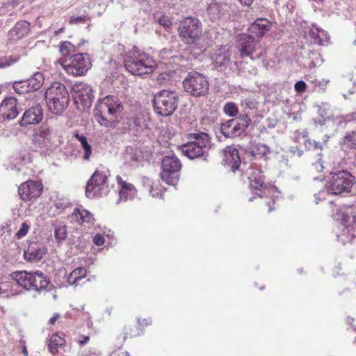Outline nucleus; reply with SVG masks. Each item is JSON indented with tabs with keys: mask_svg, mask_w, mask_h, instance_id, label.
Masks as SVG:
<instances>
[{
	"mask_svg": "<svg viewBox=\"0 0 356 356\" xmlns=\"http://www.w3.org/2000/svg\"><path fill=\"white\" fill-rule=\"evenodd\" d=\"M124 106L118 97L107 95L98 101L95 116L100 125L115 128L123 118Z\"/></svg>",
	"mask_w": 356,
	"mask_h": 356,
	"instance_id": "obj_1",
	"label": "nucleus"
},
{
	"mask_svg": "<svg viewBox=\"0 0 356 356\" xmlns=\"http://www.w3.org/2000/svg\"><path fill=\"white\" fill-rule=\"evenodd\" d=\"M124 65L127 71L135 76L151 74L157 66L151 56L136 47L124 56Z\"/></svg>",
	"mask_w": 356,
	"mask_h": 356,
	"instance_id": "obj_2",
	"label": "nucleus"
},
{
	"mask_svg": "<svg viewBox=\"0 0 356 356\" xmlns=\"http://www.w3.org/2000/svg\"><path fill=\"white\" fill-rule=\"evenodd\" d=\"M11 277L17 285L27 291H33L38 293L46 290L49 284V279L39 270L15 271L11 274Z\"/></svg>",
	"mask_w": 356,
	"mask_h": 356,
	"instance_id": "obj_3",
	"label": "nucleus"
},
{
	"mask_svg": "<svg viewBox=\"0 0 356 356\" xmlns=\"http://www.w3.org/2000/svg\"><path fill=\"white\" fill-rule=\"evenodd\" d=\"M45 100L49 110L54 114H61L68 106L70 96L65 86L54 82L45 92Z\"/></svg>",
	"mask_w": 356,
	"mask_h": 356,
	"instance_id": "obj_4",
	"label": "nucleus"
},
{
	"mask_svg": "<svg viewBox=\"0 0 356 356\" xmlns=\"http://www.w3.org/2000/svg\"><path fill=\"white\" fill-rule=\"evenodd\" d=\"M190 140L180 147L182 154L190 159L200 156L206 159L210 144V137L205 132L193 133L188 135Z\"/></svg>",
	"mask_w": 356,
	"mask_h": 356,
	"instance_id": "obj_5",
	"label": "nucleus"
},
{
	"mask_svg": "<svg viewBox=\"0 0 356 356\" xmlns=\"http://www.w3.org/2000/svg\"><path fill=\"white\" fill-rule=\"evenodd\" d=\"M179 99V94L176 91L162 90L154 95V109L158 115L170 116L177 108Z\"/></svg>",
	"mask_w": 356,
	"mask_h": 356,
	"instance_id": "obj_6",
	"label": "nucleus"
},
{
	"mask_svg": "<svg viewBox=\"0 0 356 356\" xmlns=\"http://www.w3.org/2000/svg\"><path fill=\"white\" fill-rule=\"evenodd\" d=\"M179 35L188 44L197 46L202 35L201 22L196 17H188L183 19L179 25Z\"/></svg>",
	"mask_w": 356,
	"mask_h": 356,
	"instance_id": "obj_7",
	"label": "nucleus"
},
{
	"mask_svg": "<svg viewBox=\"0 0 356 356\" xmlns=\"http://www.w3.org/2000/svg\"><path fill=\"white\" fill-rule=\"evenodd\" d=\"M185 91L195 97L205 96L209 89L207 78L195 71L189 72L183 81Z\"/></svg>",
	"mask_w": 356,
	"mask_h": 356,
	"instance_id": "obj_8",
	"label": "nucleus"
},
{
	"mask_svg": "<svg viewBox=\"0 0 356 356\" xmlns=\"http://www.w3.org/2000/svg\"><path fill=\"white\" fill-rule=\"evenodd\" d=\"M108 182V176L105 172L95 170L86 186V197L95 198L106 195L110 191Z\"/></svg>",
	"mask_w": 356,
	"mask_h": 356,
	"instance_id": "obj_9",
	"label": "nucleus"
},
{
	"mask_svg": "<svg viewBox=\"0 0 356 356\" xmlns=\"http://www.w3.org/2000/svg\"><path fill=\"white\" fill-rule=\"evenodd\" d=\"M329 181L326 184L327 191L334 195L350 191L355 177L347 170H340L331 173Z\"/></svg>",
	"mask_w": 356,
	"mask_h": 356,
	"instance_id": "obj_10",
	"label": "nucleus"
},
{
	"mask_svg": "<svg viewBox=\"0 0 356 356\" xmlns=\"http://www.w3.org/2000/svg\"><path fill=\"white\" fill-rule=\"evenodd\" d=\"M181 163L174 154L165 156L161 162V177L166 184L175 186L179 179Z\"/></svg>",
	"mask_w": 356,
	"mask_h": 356,
	"instance_id": "obj_11",
	"label": "nucleus"
},
{
	"mask_svg": "<svg viewBox=\"0 0 356 356\" xmlns=\"http://www.w3.org/2000/svg\"><path fill=\"white\" fill-rule=\"evenodd\" d=\"M250 122L251 119L248 114H243L221 123L220 131L226 138H235L241 136Z\"/></svg>",
	"mask_w": 356,
	"mask_h": 356,
	"instance_id": "obj_12",
	"label": "nucleus"
},
{
	"mask_svg": "<svg viewBox=\"0 0 356 356\" xmlns=\"http://www.w3.org/2000/svg\"><path fill=\"white\" fill-rule=\"evenodd\" d=\"M67 62L63 64V68L67 74L73 76L84 75L91 67L87 54H74Z\"/></svg>",
	"mask_w": 356,
	"mask_h": 356,
	"instance_id": "obj_13",
	"label": "nucleus"
},
{
	"mask_svg": "<svg viewBox=\"0 0 356 356\" xmlns=\"http://www.w3.org/2000/svg\"><path fill=\"white\" fill-rule=\"evenodd\" d=\"M54 136L53 127L47 123H42L35 130L33 135V143L35 147L44 152L51 147Z\"/></svg>",
	"mask_w": 356,
	"mask_h": 356,
	"instance_id": "obj_14",
	"label": "nucleus"
},
{
	"mask_svg": "<svg viewBox=\"0 0 356 356\" xmlns=\"http://www.w3.org/2000/svg\"><path fill=\"white\" fill-rule=\"evenodd\" d=\"M246 175L250 180V187L260 191L259 193H257L259 197H263L264 196H267V193H269L270 191L273 190V187L266 188L264 180V175H263V172L254 165H251L246 170Z\"/></svg>",
	"mask_w": 356,
	"mask_h": 356,
	"instance_id": "obj_15",
	"label": "nucleus"
},
{
	"mask_svg": "<svg viewBox=\"0 0 356 356\" xmlns=\"http://www.w3.org/2000/svg\"><path fill=\"white\" fill-rule=\"evenodd\" d=\"M74 102L81 103L85 107H90L94 97L93 91L90 85L83 82L76 83L72 89Z\"/></svg>",
	"mask_w": 356,
	"mask_h": 356,
	"instance_id": "obj_16",
	"label": "nucleus"
},
{
	"mask_svg": "<svg viewBox=\"0 0 356 356\" xmlns=\"http://www.w3.org/2000/svg\"><path fill=\"white\" fill-rule=\"evenodd\" d=\"M43 189L41 181L29 180L22 184L18 188V193L24 200H31L40 195Z\"/></svg>",
	"mask_w": 356,
	"mask_h": 356,
	"instance_id": "obj_17",
	"label": "nucleus"
},
{
	"mask_svg": "<svg viewBox=\"0 0 356 356\" xmlns=\"http://www.w3.org/2000/svg\"><path fill=\"white\" fill-rule=\"evenodd\" d=\"M222 163L234 172L238 169L241 160L236 147L231 145L224 149Z\"/></svg>",
	"mask_w": 356,
	"mask_h": 356,
	"instance_id": "obj_18",
	"label": "nucleus"
},
{
	"mask_svg": "<svg viewBox=\"0 0 356 356\" xmlns=\"http://www.w3.org/2000/svg\"><path fill=\"white\" fill-rule=\"evenodd\" d=\"M43 118V110L42 106L37 104L27 109L23 114L19 122L21 127H27L31 124L40 123Z\"/></svg>",
	"mask_w": 356,
	"mask_h": 356,
	"instance_id": "obj_19",
	"label": "nucleus"
},
{
	"mask_svg": "<svg viewBox=\"0 0 356 356\" xmlns=\"http://www.w3.org/2000/svg\"><path fill=\"white\" fill-rule=\"evenodd\" d=\"M16 98L9 97L6 98L0 105V118L3 120L15 119L19 114Z\"/></svg>",
	"mask_w": 356,
	"mask_h": 356,
	"instance_id": "obj_20",
	"label": "nucleus"
},
{
	"mask_svg": "<svg viewBox=\"0 0 356 356\" xmlns=\"http://www.w3.org/2000/svg\"><path fill=\"white\" fill-rule=\"evenodd\" d=\"M47 253L45 246L38 242L30 243L27 249L24 252V257L29 261H38Z\"/></svg>",
	"mask_w": 356,
	"mask_h": 356,
	"instance_id": "obj_21",
	"label": "nucleus"
},
{
	"mask_svg": "<svg viewBox=\"0 0 356 356\" xmlns=\"http://www.w3.org/2000/svg\"><path fill=\"white\" fill-rule=\"evenodd\" d=\"M237 43V47L242 56H250L256 49V41L250 34L240 35Z\"/></svg>",
	"mask_w": 356,
	"mask_h": 356,
	"instance_id": "obj_22",
	"label": "nucleus"
},
{
	"mask_svg": "<svg viewBox=\"0 0 356 356\" xmlns=\"http://www.w3.org/2000/svg\"><path fill=\"white\" fill-rule=\"evenodd\" d=\"M271 27V22L266 18L256 19L248 29L250 35L252 36L261 38Z\"/></svg>",
	"mask_w": 356,
	"mask_h": 356,
	"instance_id": "obj_23",
	"label": "nucleus"
},
{
	"mask_svg": "<svg viewBox=\"0 0 356 356\" xmlns=\"http://www.w3.org/2000/svg\"><path fill=\"white\" fill-rule=\"evenodd\" d=\"M213 63L218 70H222L230 62V54L226 46L217 49L212 56Z\"/></svg>",
	"mask_w": 356,
	"mask_h": 356,
	"instance_id": "obj_24",
	"label": "nucleus"
},
{
	"mask_svg": "<svg viewBox=\"0 0 356 356\" xmlns=\"http://www.w3.org/2000/svg\"><path fill=\"white\" fill-rule=\"evenodd\" d=\"M341 214L343 216L342 220L346 222H349L350 221V218H352V222L354 224L355 227L353 228V231L351 233L352 236H347L346 238H343L342 237V243L346 244L347 243H350L353 241L355 237H356V206H350L344 208V211H341Z\"/></svg>",
	"mask_w": 356,
	"mask_h": 356,
	"instance_id": "obj_25",
	"label": "nucleus"
},
{
	"mask_svg": "<svg viewBox=\"0 0 356 356\" xmlns=\"http://www.w3.org/2000/svg\"><path fill=\"white\" fill-rule=\"evenodd\" d=\"M306 35L312 40V42L319 45H324L329 39L327 33L313 24L305 30Z\"/></svg>",
	"mask_w": 356,
	"mask_h": 356,
	"instance_id": "obj_26",
	"label": "nucleus"
},
{
	"mask_svg": "<svg viewBox=\"0 0 356 356\" xmlns=\"http://www.w3.org/2000/svg\"><path fill=\"white\" fill-rule=\"evenodd\" d=\"M72 222H76L79 225H90L93 222L92 214L83 207H76L71 215Z\"/></svg>",
	"mask_w": 356,
	"mask_h": 356,
	"instance_id": "obj_27",
	"label": "nucleus"
},
{
	"mask_svg": "<svg viewBox=\"0 0 356 356\" xmlns=\"http://www.w3.org/2000/svg\"><path fill=\"white\" fill-rule=\"evenodd\" d=\"M116 180L120 187V199L126 201L134 198L136 194V190L134 185L124 181L120 176L116 177Z\"/></svg>",
	"mask_w": 356,
	"mask_h": 356,
	"instance_id": "obj_28",
	"label": "nucleus"
},
{
	"mask_svg": "<svg viewBox=\"0 0 356 356\" xmlns=\"http://www.w3.org/2000/svg\"><path fill=\"white\" fill-rule=\"evenodd\" d=\"M30 29V24L26 21H19L8 33L9 37L13 40H19L26 36Z\"/></svg>",
	"mask_w": 356,
	"mask_h": 356,
	"instance_id": "obj_29",
	"label": "nucleus"
},
{
	"mask_svg": "<svg viewBox=\"0 0 356 356\" xmlns=\"http://www.w3.org/2000/svg\"><path fill=\"white\" fill-rule=\"evenodd\" d=\"M344 211V208H341L337 211V212L335 215L336 219L337 220H341L342 225H343L342 233L341 234L337 235L338 240L339 241H341V243H342V237L343 238H346L347 236H352L351 233L353 231V228L355 227L354 224L352 222V218H350V221L349 222H346L342 220L343 216L341 214V211Z\"/></svg>",
	"mask_w": 356,
	"mask_h": 356,
	"instance_id": "obj_30",
	"label": "nucleus"
},
{
	"mask_svg": "<svg viewBox=\"0 0 356 356\" xmlns=\"http://www.w3.org/2000/svg\"><path fill=\"white\" fill-rule=\"evenodd\" d=\"M305 145L307 148L309 149H313L316 151L318 159L317 160L312 163V168L318 172H321L323 171L324 166L323 164L321 155L319 154L318 151L321 150V146L319 145L316 141L311 140H305Z\"/></svg>",
	"mask_w": 356,
	"mask_h": 356,
	"instance_id": "obj_31",
	"label": "nucleus"
},
{
	"mask_svg": "<svg viewBox=\"0 0 356 356\" xmlns=\"http://www.w3.org/2000/svg\"><path fill=\"white\" fill-rule=\"evenodd\" d=\"M73 136L81 144V147L83 152L82 156L83 160L89 161L92 156V151L91 145L88 142L87 138L83 134H79L78 131H75Z\"/></svg>",
	"mask_w": 356,
	"mask_h": 356,
	"instance_id": "obj_32",
	"label": "nucleus"
},
{
	"mask_svg": "<svg viewBox=\"0 0 356 356\" xmlns=\"http://www.w3.org/2000/svg\"><path fill=\"white\" fill-rule=\"evenodd\" d=\"M87 270L83 267H79L74 269L67 276L69 284L76 286L81 280L86 275Z\"/></svg>",
	"mask_w": 356,
	"mask_h": 356,
	"instance_id": "obj_33",
	"label": "nucleus"
},
{
	"mask_svg": "<svg viewBox=\"0 0 356 356\" xmlns=\"http://www.w3.org/2000/svg\"><path fill=\"white\" fill-rule=\"evenodd\" d=\"M16 284L14 280L0 282V296L8 298L17 294L16 290L13 289Z\"/></svg>",
	"mask_w": 356,
	"mask_h": 356,
	"instance_id": "obj_34",
	"label": "nucleus"
},
{
	"mask_svg": "<svg viewBox=\"0 0 356 356\" xmlns=\"http://www.w3.org/2000/svg\"><path fill=\"white\" fill-rule=\"evenodd\" d=\"M65 343V339L63 337L58 334L57 333H54L51 335V338L48 341L49 350L52 354H55L58 352V347L64 346Z\"/></svg>",
	"mask_w": 356,
	"mask_h": 356,
	"instance_id": "obj_35",
	"label": "nucleus"
},
{
	"mask_svg": "<svg viewBox=\"0 0 356 356\" xmlns=\"http://www.w3.org/2000/svg\"><path fill=\"white\" fill-rule=\"evenodd\" d=\"M250 149L251 156L255 159H261L269 152L268 147L261 143L252 145Z\"/></svg>",
	"mask_w": 356,
	"mask_h": 356,
	"instance_id": "obj_36",
	"label": "nucleus"
},
{
	"mask_svg": "<svg viewBox=\"0 0 356 356\" xmlns=\"http://www.w3.org/2000/svg\"><path fill=\"white\" fill-rule=\"evenodd\" d=\"M342 144L351 149L356 148V129L346 133Z\"/></svg>",
	"mask_w": 356,
	"mask_h": 356,
	"instance_id": "obj_37",
	"label": "nucleus"
},
{
	"mask_svg": "<svg viewBox=\"0 0 356 356\" xmlns=\"http://www.w3.org/2000/svg\"><path fill=\"white\" fill-rule=\"evenodd\" d=\"M67 237V227L65 225L54 227V238L58 243H63Z\"/></svg>",
	"mask_w": 356,
	"mask_h": 356,
	"instance_id": "obj_38",
	"label": "nucleus"
},
{
	"mask_svg": "<svg viewBox=\"0 0 356 356\" xmlns=\"http://www.w3.org/2000/svg\"><path fill=\"white\" fill-rule=\"evenodd\" d=\"M13 88L17 94L29 92V86L27 80L19 81L13 83Z\"/></svg>",
	"mask_w": 356,
	"mask_h": 356,
	"instance_id": "obj_39",
	"label": "nucleus"
},
{
	"mask_svg": "<svg viewBox=\"0 0 356 356\" xmlns=\"http://www.w3.org/2000/svg\"><path fill=\"white\" fill-rule=\"evenodd\" d=\"M241 106L243 108V111L245 112L244 114H248L249 116L248 111L256 109L257 107V102L254 99L248 97L241 102Z\"/></svg>",
	"mask_w": 356,
	"mask_h": 356,
	"instance_id": "obj_40",
	"label": "nucleus"
},
{
	"mask_svg": "<svg viewBox=\"0 0 356 356\" xmlns=\"http://www.w3.org/2000/svg\"><path fill=\"white\" fill-rule=\"evenodd\" d=\"M223 111L229 117H235L238 113V109L234 102H229L225 104Z\"/></svg>",
	"mask_w": 356,
	"mask_h": 356,
	"instance_id": "obj_41",
	"label": "nucleus"
},
{
	"mask_svg": "<svg viewBox=\"0 0 356 356\" xmlns=\"http://www.w3.org/2000/svg\"><path fill=\"white\" fill-rule=\"evenodd\" d=\"M221 12V6L218 3H211L208 8V13L213 19L219 18Z\"/></svg>",
	"mask_w": 356,
	"mask_h": 356,
	"instance_id": "obj_42",
	"label": "nucleus"
},
{
	"mask_svg": "<svg viewBox=\"0 0 356 356\" xmlns=\"http://www.w3.org/2000/svg\"><path fill=\"white\" fill-rule=\"evenodd\" d=\"M42 78L40 74H35L34 78H31L27 80L29 86V91H33L38 90L42 85V83L38 79Z\"/></svg>",
	"mask_w": 356,
	"mask_h": 356,
	"instance_id": "obj_43",
	"label": "nucleus"
},
{
	"mask_svg": "<svg viewBox=\"0 0 356 356\" xmlns=\"http://www.w3.org/2000/svg\"><path fill=\"white\" fill-rule=\"evenodd\" d=\"M140 328L138 326H125L124 328V340L129 336L130 337H135L140 335Z\"/></svg>",
	"mask_w": 356,
	"mask_h": 356,
	"instance_id": "obj_44",
	"label": "nucleus"
},
{
	"mask_svg": "<svg viewBox=\"0 0 356 356\" xmlns=\"http://www.w3.org/2000/svg\"><path fill=\"white\" fill-rule=\"evenodd\" d=\"M74 51V46L70 42H63L60 46V52L63 56H67L71 51Z\"/></svg>",
	"mask_w": 356,
	"mask_h": 356,
	"instance_id": "obj_45",
	"label": "nucleus"
},
{
	"mask_svg": "<svg viewBox=\"0 0 356 356\" xmlns=\"http://www.w3.org/2000/svg\"><path fill=\"white\" fill-rule=\"evenodd\" d=\"M310 63L309 64V66L310 67H315L316 66L321 65L323 60L321 56V54L318 53H312V56H310Z\"/></svg>",
	"mask_w": 356,
	"mask_h": 356,
	"instance_id": "obj_46",
	"label": "nucleus"
},
{
	"mask_svg": "<svg viewBox=\"0 0 356 356\" xmlns=\"http://www.w3.org/2000/svg\"><path fill=\"white\" fill-rule=\"evenodd\" d=\"M29 229H30L29 225H28L26 222H23L21 225V227L19 228V229L17 231V232L16 234L18 238H22L24 236H25L27 234Z\"/></svg>",
	"mask_w": 356,
	"mask_h": 356,
	"instance_id": "obj_47",
	"label": "nucleus"
},
{
	"mask_svg": "<svg viewBox=\"0 0 356 356\" xmlns=\"http://www.w3.org/2000/svg\"><path fill=\"white\" fill-rule=\"evenodd\" d=\"M15 62L10 56H3L0 58V68H3L11 65Z\"/></svg>",
	"mask_w": 356,
	"mask_h": 356,
	"instance_id": "obj_48",
	"label": "nucleus"
},
{
	"mask_svg": "<svg viewBox=\"0 0 356 356\" xmlns=\"http://www.w3.org/2000/svg\"><path fill=\"white\" fill-rule=\"evenodd\" d=\"M328 82L329 80L326 79L318 80L315 79L314 80L312 81V83L314 84V86L323 91L325 90Z\"/></svg>",
	"mask_w": 356,
	"mask_h": 356,
	"instance_id": "obj_49",
	"label": "nucleus"
},
{
	"mask_svg": "<svg viewBox=\"0 0 356 356\" xmlns=\"http://www.w3.org/2000/svg\"><path fill=\"white\" fill-rule=\"evenodd\" d=\"M160 25L165 28H169L172 25V22L168 16L162 15L158 20Z\"/></svg>",
	"mask_w": 356,
	"mask_h": 356,
	"instance_id": "obj_50",
	"label": "nucleus"
},
{
	"mask_svg": "<svg viewBox=\"0 0 356 356\" xmlns=\"http://www.w3.org/2000/svg\"><path fill=\"white\" fill-rule=\"evenodd\" d=\"M306 83L303 81H298L294 85V89L298 92H303L306 90Z\"/></svg>",
	"mask_w": 356,
	"mask_h": 356,
	"instance_id": "obj_51",
	"label": "nucleus"
},
{
	"mask_svg": "<svg viewBox=\"0 0 356 356\" xmlns=\"http://www.w3.org/2000/svg\"><path fill=\"white\" fill-rule=\"evenodd\" d=\"M104 236L100 234H97L94 238H93V243L97 245L101 246L104 243Z\"/></svg>",
	"mask_w": 356,
	"mask_h": 356,
	"instance_id": "obj_52",
	"label": "nucleus"
},
{
	"mask_svg": "<svg viewBox=\"0 0 356 356\" xmlns=\"http://www.w3.org/2000/svg\"><path fill=\"white\" fill-rule=\"evenodd\" d=\"M86 16L72 17L70 20L71 24H78L86 21Z\"/></svg>",
	"mask_w": 356,
	"mask_h": 356,
	"instance_id": "obj_53",
	"label": "nucleus"
},
{
	"mask_svg": "<svg viewBox=\"0 0 356 356\" xmlns=\"http://www.w3.org/2000/svg\"><path fill=\"white\" fill-rule=\"evenodd\" d=\"M149 193L153 197H161L163 194L160 189L154 188V186H151L149 189Z\"/></svg>",
	"mask_w": 356,
	"mask_h": 356,
	"instance_id": "obj_54",
	"label": "nucleus"
},
{
	"mask_svg": "<svg viewBox=\"0 0 356 356\" xmlns=\"http://www.w3.org/2000/svg\"><path fill=\"white\" fill-rule=\"evenodd\" d=\"M327 193H330L326 189V191L322 190V191H319L317 194H315L314 195V197H315V200H316V203L318 204V201H320V200H321L323 199H325V195Z\"/></svg>",
	"mask_w": 356,
	"mask_h": 356,
	"instance_id": "obj_55",
	"label": "nucleus"
},
{
	"mask_svg": "<svg viewBox=\"0 0 356 356\" xmlns=\"http://www.w3.org/2000/svg\"><path fill=\"white\" fill-rule=\"evenodd\" d=\"M126 161L131 165L138 162V158L136 154L127 155L125 156Z\"/></svg>",
	"mask_w": 356,
	"mask_h": 356,
	"instance_id": "obj_56",
	"label": "nucleus"
},
{
	"mask_svg": "<svg viewBox=\"0 0 356 356\" xmlns=\"http://www.w3.org/2000/svg\"><path fill=\"white\" fill-rule=\"evenodd\" d=\"M318 112H319V114H320L321 118L319 119L318 120V122L320 124H325L326 120L329 119V117L327 116L325 113V115L323 114L325 113V111H323V110L319 109Z\"/></svg>",
	"mask_w": 356,
	"mask_h": 356,
	"instance_id": "obj_57",
	"label": "nucleus"
},
{
	"mask_svg": "<svg viewBox=\"0 0 356 356\" xmlns=\"http://www.w3.org/2000/svg\"><path fill=\"white\" fill-rule=\"evenodd\" d=\"M89 339L90 337L88 336H79L76 339V341L80 345H84L89 341Z\"/></svg>",
	"mask_w": 356,
	"mask_h": 356,
	"instance_id": "obj_58",
	"label": "nucleus"
},
{
	"mask_svg": "<svg viewBox=\"0 0 356 356\" xmlns=\"http://www.w3.org/2000/svg\"><path fill=\"white\" fill-rule=\"evenodd\" d=\"M18 159L19 160V163H24V164H26V163H27L31 161L30 157L28 155L25 154H24L23 155H21L18 158Z\"/></svg>",
	"mask_w": 356,
	"mask_h": 356,
	"instance_id": "obj_59",
	"label": "nucleus"
},
{
	"mask_svg": "<svg viewBox=\"0 0 356 356\" xmlns=\"http://www.w3.org/2000/svg\"><path fill=\"white\" fill-rule=\"evenodd\" d=\"M67 202H61L60 200L56 202L55 207L57 209L63 210L67 207Z\"/></svg>",
	"mask_w": 356,
	"mask_h": 356,
	"instance_id": "obj_60",
	"label": "nucleus"
},
{
	"mask_svg": "<svg viewBox=\"0 0 356 356\" xmlns=\"http://www.w3.org/2000/svg\"><path fill=\"white\" fill-rule=\"evenodd\" d=\"M345 120L347 122L356 120V112L350 113L346 116Z\"/></svg>",
	"mask_w": 356,
	"mask_h": 356,
	"instance_id": "obj_61",
	"label": "nucleus"
},
{
	"mask_svg": "<svg viewBox=\"0 0 356 356\" xmlns=\"http://www.w3.org/2000/svg\"><path fill=\"white\" fill-rule=\"evenodd\" d=\"M138 322L140 325H147L151 323V320L149 318L143 319L142 321L138 319Z\"/></svg>",
	"mask_w": 356,
	"mask_h": 356,
	"instance_id": "obj_62",
	"label": "nucleus"
},
{
	"mask_svg": "<svg viewBox=\"0 0 356 356\" xmlns=\"http://www.w3.org/2000/svg\"><path fill=\"white\" fill-rule=\"evenodd\" d=\"M59 318V314H55L54 315V316H52L49 321V323L51 324V325H53L55 323V322L58 320V318Z\"/></svg>",
	"mask_w": 356,
	"mask_h": 356,
	"instance_id": "obj_63",
	"label": "nucleus"
},
{
	"mask_svg": "<svg viewBox=\"0 0 356 356\" xmlns=\"http://www.w3.org/2000/svg\"><path fill=\"white\" fill-rule=\"evenodd\" d=\"M296 149L293 151L294 154H296L298 157L301 156L302 154V151L300 149H298L297 147H294Z\"/></svg>",
	"mask_w": 356,
	"mask_h": 356,
	"instance_id": "obj_64",
	"label": "nucleus"
}]
</instances>
